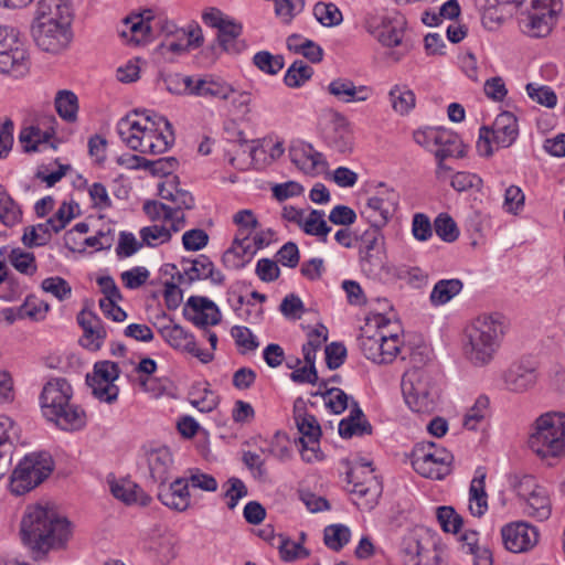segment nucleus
<instances>
[{
  "mask_svg": "<svg viewBox=\"0 0 565 565\" xmlns=\"http://www.w3.org/2000/svg\"><path fill=\"white\" fill-rule=\"evenodd\" d=\"M257 253V247L250 245L248 234L235 236L232 246L223 254L222 262L230 269H241L248 264Z\"/></svg>",
  "mask_w": 565,
  "mask_h": 565,
  "instance_id": "31",
  "label": "nucleus"
},
{
  "mask_svg": "<svg viewBox=\"0 0 565 565\" xmlns=\"http://www.w3.org/2000/svg\"><path fill=\"white\" fill-rule=\"evenodd\" d=\"M242 460L255 479L259 481H266L268 479V470L265 465V459L260 454L255 451H245Z\"/></svg>",
  "mask_w": 565,
  "mask_h": 565,
  "instance_id": "59",
  "label": "nucleus"
},
{
  "mask_svg": "<svg viewBox=\"0 0 565 565\" xmlns=\"http://www.w3.org/2000/svg\"><path fill=\"white\" fill-rule=\"evenodd\" d=\"M73 388L71 384L62 377H55L46 382L43 386L40 402L43 416H55L57 409L67 406V402L72 401Z\"/></svg>",
  "mask_w": 565,
  "mask_h": 565,
  "instance_id": "18",
  "label": "nucleus"
},
{
  "mask_svg": "<svg viewBox=\"0 0 565 565\" xmlns=\"http://www.w3.org/2000/svg\"><path fill=\"white\" fill-rule=\"evenodd\" d=\"M434 153L435 158L440 160L451 157L460 158L465 156L463 143L456 134L446 129Z\"/></svg>",
  "mask_w": 565,
  "mask_h": 565,
  "instance_id": "44",
  "label": "nucleus"
},
{
  "mask_svg": "<svg viewBox=\"0 0 565 565\" xmlns=\"http://www.w3.org/2000/svg\"><path fill=\"white\" fill-rule=\"evenodd\" d=\"M189 473V477L185 478L189 486L209 492L217 490V481L213 476L205 473L200 469H191Z\"/></svg>",
  "mask_w": 565,
  "mask_h": 565,
  "instance_id": "63",
  "label": "nucleus"
},
{
  "mask_svg": "<svg viewBox=\"0 0 565 565\" xmlns=\"http://www.w3.org/2000/svg\"><path fill=\"white\" fill-rule=\"evenodd\" d=\"M52 233H54L53 227L46 221L45 223L28 227L22 241L28 246H42L51 239Z\"/></svg>",
  "mask_w": 565,
  "mask_h": 565,
  "instance_id": "52",
  "label": "nucleus"
},
{
  "mask_svg": "<svg viewBox=\"0 0 565 565\" xmlns=\"http://www.w3.org/2000/svg\"><path fill=\"white\" fill-rule=\"evenodd\" d=\"M217 30L220 44L224 47V50L230 51L232 49L233 41L242 32V25L226 18Z\"/></svg>",
  "mask_w": 565,
  "mask_h": 565,
  "instance_id": "62",
  "label": "nucleus"
},
{
  "mask_svg": "<svg viewBox=\"0 0 565 565\" xmlns=\"http://www.w3.org/2000/svg\"><path fill=\"white\" fill-rule=\"evenodd\" d=\"M393 196V191H386L367 199L362 215L369 221L370 228L381 231L387 224L394 212Z\"/></svg>",
  "mask_w": 565,
  "mask_h": 565,
  "instance_id": "22",
  "label": "nucleus"
},
{
  "mask_svg": "<svg viewBox=\"0 0 565 565\" xmlns=\"http://www.w3.org/2000/svg\"><path fill=\"white\" fill-rule=\"evenodd\" d=\"M289 157L291 162L308 175H319L327 169L323 154L306 142L292 143L289 148Z\"/></svg>",
  "mask_w": 565,
  "mask_h": 565,
  "instance_id": "21",
  "label": "nucleus"
},
{
  "mask_svg": "<svg viewBox=\"0 0 565 565\" xmlns=\"http://www.w3.org/2000/svg\"><path fill=\"white\" fill-rule=\"evenodd\" d=\"M196 79H193L191 76H182L180 74L169 75L164 79V84L167 89L177 95H192V90L194 87Z\"/></svg>",
  "mask_w": 565,
  "mask_h": 565,
  "instance_id": "61",
  "label": "nucleus"
},
{
  "mask_svg": "<svg viewBox=\"0 0 565 565\" xmlns=\"http://www.w3.org/2000/svg\"><path fill=\"white\" fill-rule=\"evenodd\" d=\"M537 381L535 369L523 363L512 364L503 374L505 390L513 393H524L533 388Z\"/></svg>",
  "mask_w": 565,
  "mask_h": 565,
  "instance_id": "28",
  "label": "nucleus"
},
{
  "mask_svg": "<svg viewBox=\"0 0 565 565\" xmlns=\"http://www.w3.org/2000/svg\"><path fill=\"white\" fill-rule=\"evenodd\" d=\"M445 131L446 129L435 127L419 128L414 131L413 138L420 147L435 152Z\"/></svg>",
  "mask_w": 565,
  "mask_h": 565,
  "instance_id": "55",
  "label": "nucleus"
},
{
  "mask_svg": "<svg viewBox=\"0 0 565 565\" xmlns=\"http://www.w3.org/2000/svg\"><path fill=\"white\" fill-rule=\"evenodd\" d=\"M46 419L65 431L81 430L87 420L85 411L72 401L67 402V406L57 409L55 416H49Z\"/></svg>",
  "mask_w": 565,
  "mask_h": 565,
  "instance_id": "34",
  "label": "nucleus"
},
{
  "mask_svg": "<svg viewBox=\"0 0 565 565\" xmlns=\"http://www.w3.org/2000/svg\"><path fill=\"white\" fill-rule=\"evenodd\" d=\"M29 56L19 32L0 25V73L22 77L29 72Z\"/></svg>",
  "mask_w": 565,
  "mask_h": 565,
  "instance_id": "11",
  "label": "nucleus"
},
{
  "mask_svg": "<svg viewBox=\"0 0 565 565\" xmlns=\"http://www.w3.org/2000/svg\"><path fill=\"white\" fill-rule=\"evenodd\" d=\"M557 0H532L531 9L521 18V28L532 38L547 35L553 25Z\"/></svg>",
  "mask_w": 565,
  "mask_h": 565,
  "instance_id": "15",
  "label": "nucleus"
},
{
  "mask_svg": "<svg viewBox=\"0 0 565 565\" xmlns=\"http://www.w3.org/2000/svg\"><path fill=\"white\" fill-rule=\"evenodd\" d=\"M158 498L170 509L185 511L190 507L189 482L185 478H178L168 488L160 489Z\"/></svg>",
  "mask_w": 565,
  "mask_h": 565,
  "instance_id": "33",
  "label": "nucleus"
},
{
  "mask_svg": "<svg viewBox=\"0 0 565 565\" xmlns=\"http://www.w3.org/2000/svg\"><path fill=\"white\" fill-rule=\"evenodd\" d=\"M253 62L258 70L269 75L278 74L284 67V57L281 55H273L268 51L257 52L253 57Z\"/></svg>",
  "mask_w": 565,
  "mask_h": 565,
  "instance_id": "53",
  "label": "nucleus"
},
{
  "mask_svg": "<svg viewBox=\"0 0 565 565\" xmlns=\"http://www.w3.org/2000/svg\"><path fill=\"white\" fill-rule=\"evenodd\" d=\"M143 212L152 222L151 225L140 230L139 235L143 244L154 247L168 243L174 233L185 227V221L177 213L174 215L166 203L160 201H147L142 206Z\"/></svg>",
  "mask_w": 565,
  "mask_h": 565,
  "instance_id": "6",
  "label": "nucleus"
},
{
  "mask_svg": "<svg viewBox=\"0 0 565 565\" xmlns=\"http://www.w3.org/2000/svg\"><path fill=\"white\" fill-rule=\"evenodd\" d=\"M527 444L548 465L565 456V413L547 412L540 415L532 425Z\"/></svg>",
  "mask_w": 565,
  "mask_h": 565,
  "instance_id": "4",
  "label": "nucleus"
},
{
  "mask_svg": "<svg viewBox=\"0 0 565 565\" xmlns=\"http://www.w3.org/2000/svg\"><path fill=\"white\" fill-rule=\"evenodd\" d=\"M489 398L484 395H480L475 404L468 409L463 417V426L469 429H476L477 425L484 419L489 409Z\"/></svg>",
  "mask_w": 565,
  "mask_h": 565,
  "instance_id": "54",
  "label": "nucleus"
},
{
  "mask_svg": "<svg viewBox=\"0 0 565 565\" xmlns=\"http://www.w3.org/2000/svg\"><path fill=\"white\" fill-rule=\"evenodd\" d=\"M313 14L323 26L328 28L339 25L343 20L342 12L334 3H316Z\"/></svg>",
  "mask_w": 565,
  "mask_h": 565,
  "instance_id": "51",
  "label": "nucleus"
},
{
  "mask_svg": "<svg viewBox=\"0 0 565 565\" xmlns=\"http://www.w3.org/2000/svg\"><path fill=\"white\" fill-rule=\"evenodd\" d=\"M19 440V429L14 422L4 415L0 416V451L13 454L14 444Z\"/></svg>",
  "mask_w": 565,
  "mask_h": 565,
  "instance_id": "47",
  "label": "nucleus"
},
{
  "mask_svg": "<svg viewBox=\"0 0 565 565\" xmlns=\"http://www.w3.org/2000/svg\"><path fill=\"white\" fill-rule=\"evenodd\" d=\"M273 545L278 548L281 559L285 562L307 558L310 555L309 551L303 547L301 542H295L284 535L275 537Z\"/></svg>",
  "mask_w": 565,
  "mask_h": 565,
  "instance_id": "45",
  "label": "nucleus"
},
{
  "mask_svg": "<svg viewBox=\"0 0 565 565\" xmlns=\"http://www.w3.org/2000/svg\"><path fill=\"white\" fill-rule=\"evenodd\" d=\"M313 75V70L302 61H295L287 70L284 82L288 87L302 86Z\"/></svg>",
  "mask_w": 565,
  "mask_h": 565,
  "instance_id": "49",
  "label": "nucleus"
},
{
  "mask_svg": "<svg viewBox=\"0 0 565 565\" xmlns=\"http://www.w3.org/2000/svg\"><path fill=\"white\" fill-rule=\"evenodd\" d=\"M508 324L500 313H482L465 329L463 351L475 366L488 365L497 354L504 338Z\"/></svg>",
  "mask_w": 565,
  "mask_h": 565,
  "instance_id": "2",
  "label": "nucleus"
},
{
  "mask_svg": "<svg viewBox=\"0 0 565 565\" xmlns=\"http://www.w3.org/2000/svg\"><path fill=\"white\" fill-rule=\"evenodd\" d=\"M375 329L372 324H366L362 329V333L359 337V347L367 360L377 363L381 356V341H383V329L386 327V320L383 316L374 318Z\"/></svg>",
  "mask_w": 565,
  "mask_h": 565,
  "instance_id": "30",
  "label": "nucleus"
},
{
  "mask_svg": "<svg viewBox=\"0 0 565 565\" xmlns=\"http://www.w3.org/2000/svg\"><path fill=\"white\" fill-rule=\"evenodd\" d=\"M381 22L382 28L374 36L386 47H399L390 54L393 61L398 62L409 50V45L404 41L405 22L397 18H381Z\"/></svg>",
  "mask_w": 565,
  "mask_h": 565,
  "instance_id": "20",
  "label": "nucleus"
},
{
  "mask_svg": "<svg viewBox=\"0 0 565 565\" xmlns=\"http://www.w3.org/2000/svg\"><path fill=\"white\" fill-rule=\"evenodd\" d=\"M0 255L7 257L11 265L22 274L33 275L36 271L35 258L32 253L21 248L3 247L0 249Z\"/></svg>",
  "mask_w": 565,
  "mask_h": 565,
  "instance_id": "41",
  "label": "nucleus"
},
{
  "mask_svg": "<svg viewBox=\"0 0 565 565\" xmlns=\"http://www.w3.org/2000/svg\"><path fill=\"white\" fill-rule=\"evenodd\" d=\"M54 104L55 109L61 118L68 122L76 121L78 111V99L72 90H58L55 96Z\"/></svg>",
  "mask_w": 565,
  "mask_h": 565,
  "instance_id": "43",
  "label": "nucleus"
},
{
  "mask_svg": "<svg viewBox=\"0 0 565 565\" xmlns=\"http://www.w3.org/2000/svg\"><path fill=\"white\" fill-rule=\"evenodd\" d=\"M454 456L434 443L416 446L412 454L414 470L425 478L440 480L450 473Z\"/></svg>",
  "mask_w": 565,
  "mask_h": 565,
  "instance_id": "12",
  "label": "nucleus"
},
{
  "mask_svg": "<svg viewBox=\"0 0 565 565\" xmlns=\"http://www.w3.org/2000/svg\"><path fill=\"white\" fill-rule=\"evenodd\" d=\"M70 522L47 505H29L21 521V537L35 559L52 548H60L70 539Z\"/></svg>",
  "mask_w": 565,
  "mask_h": 565,
  "instance_id": "1",
  "label": "nucleus"
},
{
  "mask_svg": "<svg viewBox=\"0 0 565 565\" xmlns=\"http://www.w3.org/2000/svg\"><path fill=\"white\" fill-rule=\"evenodd\" d=\"M482 180L479 175L470 172H457L451 177V186L458 192L472 189L480 190Z\"/></svg>",
  "mask_w": 565,
  "mask_h": 565,
  "instance_id": "64",
  "label": "nucleus"
},
{
  "mask_svg": "<svg viewBox=\"0 0 565 565\" xmlns=\"http://www.w3.org/2000/svg\"><path fill=\"white\" fill-rule=\"evenodd\" d=\"M402 341L396 333H388L383 329V341H381V356L379 364L391 363L395 360L401 350Z\"/></svg>",
  "mask_w": 565,
  "mask_h": 565,
  "instance_id": "56",
  "label": "nucleus"
},
{
  "mask_svg": "<svg viewBox=\"0 0 565 565\" xmlns=\"http://www.w3.org/2000/svg\"><path fill=\"white\" fill-rule=\"evenodd\" d=\"M296 426L301 434L299 441L302 445L301 457L310 462L318 457L317 449L321 436L320 425L313 415L300 412L295 408Z\"/></svg>",
  "mask_w": 565,
  "mask_h": 565,
  "instance_id": "19",
  "label": "nucleus"
},
{
  "mask_svg": "<svg viewBox=\"0 0 565 565\" xmlns=\"http://www.w3.org/2000/svg\"><path fill=\"white\" fill-rule=\"evenodd\" d=\"M49 310V303L29 298L22 306L18 308V317L41 320L45 317Z\"/></svg>",
  "mask_w": 565,
  "mask_h": 565,
  "instance_id": "60",
  "label": "nucleus"
},
{
  "mask_svg": "<svg viewBox=\"0 0 565 565\" xmlns=\"http://www.w3.org/2000/svg\"><path fill=\"white\" fill-rule=\"evenodd\" d=\"M299 227L307 235L319 237L322 242L327 241V236L331 231V227L324 220V212L315 209H311L308 213L305 212Z\"/></svg>",
  "mask_w": 565,
  "mask_h": 565,
  "instance_id": "39",
  "label": "nucleus"
},
{
  "mask_svg": "<svg viewBox=\"0 0 565 565\" xmlns=\"http://www.w3.org/2000/svg\"><path fill=\"white\" fill-rule=\"evenodd\" d=\"M186 307L193 311L189 319L198 327L215 326L221 321L217 306L205 297H190Z\"/></svg>",
  "mask_w": 565,
  "mask_h": 565,
  "instance_id": "32",
  "label": "nucleus"
},
{
  "mask_svg": "<svg viewBox=\"0 0 565 565\" xmlns=\"http://www.w3.org/2000/svg\"><path fill=\"white\" fill-rule=\"evenodd\" d=\"M348 483L352 486L349 490L354 504L360 509H373L382 493V484L371 462L361 459L351 467L347 473Z\"/></svg>",
  "mask_w": 565,
  "mask_h": 565,
  "instance_id": "8",
  "label": "nucleus"
},
{
  "mask_svg": "<svg viewBox=\"0 0 565 565\" xmlns=\"http://www.w3.org/2000/svg\"><path fill=\"white\" fill-rule=\"evenodd\" d=\"M138 111L121 118L117 124V131L121 141L135 151L145 153V150H152L153 147L161 148V142L148 145L151 139V134L158 130L159 127L171 128L169 120L154 113L147 114L143 118L138 119Z\"/></svg>",
  "mask_w": 565,
  "mask_h": 565,
  "instance_id": "5",
  "label": "nucleus"
},
{
  "mask_svg": "<svg viewBox=\"0 0 565 565\" xmlns=\"http://www.w3.org/2000/svg\"><path fill=\"white\" fill-rule=\"evenodd\" d=\"M462 287V281L457 278L437 281L429 296L430 303L435 307L446 305L460 294Z\"/></svg>",
  "mask_w": 565,
  "mask_h": 565,
  "instance_id": "38",
  "label": "nucleus"
},
{
  "mask_svg": "<svg viewBox=\"0 0 565 565\" xmlns=\"http://www.w3.org/2000/svg\"><path fill=\"white\" fill-rule=\"evenodd\" d=\"M31 34L39 49L52 54L61 53L72 41L71 26L58 23L46 24L32 22Z\"/></svg>",
  "mask_w": 565,
  "mask_h": 565,
  "instance_id": "16",
  "label": "nucleus"
},
{
  "mask_svg": "<svg viewBox=\"0 0 565 565\" xmlns=\"http://www.w3.org/2000/svg\"><path fill=\"white\" fill-rule=\"evenodd\" d=\"M331 127L333 135L329 136L330 141L337 150L344 152L350 147V125L348 119L338 111L331 113Z\"/></svg>",
  "mask_w": 565,
  "mask_h": 565,
  "instance_id": "40",
  "label": "nucleus"
},
{
  "mask_svg": "<svg viewBox=\"0 0 565 565\" xmlns=\"http://www.w3.org/2000/svg\"><path fill=\"white\" fill-rule=\"evenodd\" d=\"M166 341L174 349L192 354L203 363H209L214 355L211 352L196 347L193 334L185 331L181 326L173 324L166 327L162 331Z\"/></svg>",
  "mask_w": 565,
  "mask_h": 565,
  "instance_id": "23",
  "label": "nucleus"
},
{
  "mask_svg": "<svg viewBox=\"0 0 565 565\" xmlns=\"http://www.w3.org/2000/svg\"><path fill=\"white\" fill-rule=\"evenodd\" d=\"M359 262L367 277H380L385 264L384 236L381 231L369 228L361 235Z\"/></svg>",
  "mask_w": 565,
  "mask_h": 565,
  "instance_id": "13",
  "label": "nucleus"
},
{
  "mask_svg": "<svg viewBox=\"0 0 565 565\" xmlns=\"http://www.w3.org/2000/svg\"><path fill=\"white\" fill-rule=\"evenodd\" d=\"M54 462L47 452L26 455L15 467L10 479V490L22 495L42 483L53 471Z\"/></svg>",
  "mask_w": 565,
  "mask_h": 565,
  "instance_id": "7",
  "label": "nucleus"
},
{
  "mask_svg": "<svg viewBox=\"0 0 565 565\" xmlns=\"http://www.w3.org/2000/svg\"><path fill=\"white\" fill-rule=\"evenodd\" d=\"M108 484L111 494L127 505L138 504L146 507L151 502V497L129 479L109 478Z\"/></svg>",
  "mask_w": 565,
  "mask_h": 565,
  "instance_id": "29",
  "label": "nucleus"
},
{
  "mask_svg": "<svg viewBox=\"0 0 565 565\" xmlns=\"http://www.w3.org/2000/svg\"><path fill=\"white\" fill-rule=\"evenodd\" d=\"M372 433L371 424L364 418L363 412L354 403L350 415L343 418L339 424V434L343 438H351L352 436H363Z\"/></svg>",
  "mask_w": 565,
  "mask_h": 565,
  "instance_id": "37",
  "label": "nucleus"
},
{
  "mask_svg": "<svg viewBox=\"0 0 565 565\" xmlns=\"http://www.w3.org/2000/svg\"><path fill=\"white\" fill-rule=\"evenodd\" d=\"M119 373V366L115 362L99 361L95 363L93 374L86 376V382L92 388L93 395L100 402L114 403L119 394V388L114 383Z\"/></svg>",
  "mask_w": 565,
  "mask_h": 565,
  "instance_id": "14",
  "label": "nucleus"
},
{
  "mask_svg": "<svg viewBox=\"0 0 565 565\" xmlns=\"http://www.w3.org/2000/svg\"><path fill=\"white\" fill-rule=\"evenodd\" d=\"M428 354L414 351L411 354L413 364L402 377V393L408 407L416 413L429 414L436 409L438 387L431 371L426 367Z\"/></svg>",
  "mask_w": 565,
  "mask_h": 565,
  "instance_id": "3",
  "label": "nucleus"
},
{
  "mask_svg": "<svg viewBox=\"0 0 565 565\" xmlns=\"http://www.w3.org/2000/svg\"><path fill=\"white\" fill-rule=\"evenodd\" d=\"M234 93L235 88L231 84L213 77L198 78L192 90V95L222 100L230 99Z\"/></svg>",
  "mask_w": 565,
  "mask_h": 565,
  "instance_id": "36",
  "label": "nucleus"
},
{
  "mask_svg": "<svg viewBox=\"0 0 565 565\" xmlns=\"http://www.w3.org/2000/svg\"><path fill=\"white\" fill-rule=\"evenodd\" d=\"M486 470L478 468L469 488V511L473 516H482L488 510V495L486 492Z\"/></svg>",
  "mask_w": 565,
  "mask_h": 565,
  "instance_id": "35",
  "label": "nucleus"
},
{
  "mask_svg": "<svg viewBox=\"0 0 565 565\" xmlns=\"http://www.w3.org/2000/svg\"><path fill=\"white\" fill-rule=\"evenodd\" d=\"M33 22L71 26V12L65 0H40Z\"/></svg>",
  "mask_w": 565,
  "mask_h": 565,
  "instance_id": "26",
  "label": "nucleus"
},
{
  "mask_svg": "<svg viewBox=\"0 0 565 565\" xmlns=\"http://www.w3.org/2000/svg\"><path fill=\"white\" fill-rule=\"evenodd\" d=\"M326 388L324 392H318L315 395L320 394L327 407L334 414H341L348 407L349 396L338 387L327 388V383L321 382L320 388Z\"/></svg>",
  "mask_w": 565,
  "mask_h": 565,
  "instance_id": "48",
  "label": "nucleus"
},
{
  "mask_svg": "<svg viewBox=\"0 0 565 565\" xmlns=\"http://www.w3.org/2000/svg\"><path fill=\"white\" fill-rule=\"evenodd\" d=\"M390 102L395 113L407 115L416 104L414 92L406 85H394L388 92Z\"/></svg>",
  "mask_w": 565,
  "mask_h": 565,
  "instance_id": "42",
  "label": "nucleus"
},
{
  "mask_svg": "<svg viewBox=\"0 0 565 565\" xmlns=\"http://www.w3.org/2000/svg\"><path fill=\"white\" fill-rule=\"evenodd\" d=\"M177 178L159 185V195L162 200L170 201L173 205L166 204L172 214L178 212L182 220L186 222L184 210H191L194 206V199L190 192L180 189Z\"/></svg>",
  "mask_w": 565,
  "mask_h": 565,
  "instance_id": "25",
  "label": "nucleus"
},
{
  "mask_svg": "<svg viewBox=\"0 0 565 565\" xmlns=\"http://www.w3.org/2000/svg\"><path fill=\"white\" fill-rule=\"evenodd\" d=\"M511 487L522 501L523 513L536 521L551 516L552 503L545 488L537 484L534 477L525 475L511 478Z\"/></svg>",
  "mask_w": 565,
  "mask_h": 565,
  "instance_id": "9",
  "label": "nucleus"
},
{
  "mask_svg": "<svg viewBox=\"0 0 565 565\" xmlns=\"http://www.w3.org/2000/svg\"><path fill=\"white\" fill-rule=\"evenodd\" d=\"M327 90L330 95L341 103H362L372 96V88L365 85L356 86L354 82L348 77H337L332 79Z\"/></svg>",
  "mask_w": 565,
  "mask_h": 565,
  "instance_id": "24",
  "label": "nucleus"
},
{
  "mask_svg": "<svg viewBox=\"0 0 565 565\" xmlns=\"http://www.w3.org/2000/svg\"><path fill=\"white\" fill-rule=\"evenodd\" d=\"M41 288L45 294L52 295L58 301H65L72 296V286L60 276L43 279Z\"/></svg>",
  "mask_w": 565,
  "mask_h": 565,
  "instance_id": "50",
  "label": "nucleus"
},
{
  "mask_svg": "<svg viewBox=\"0 0 565 565\" xmlns=\"http://www.w3.org/2000/svg\"><path fill=\"white\" fill-rule=\"evenodd\" d=\"M47 138L46 132H42L40 128L34 126L23 128L19 135V141L25 152L38 151L40 145L46 142Z\"/></svg>",
  "mask_w": 565,
  "mask_h": 565,
  "instance_id": "57",
  "label": "nucleus"
},
{
  "mask_svg": "<svg viewBox=\"0 0 565 565\" xmlns=\"http://www.w3.org/2000/svg\"><path fill=\"white\" fill-rule=\"evenodd\" d=\"M501 535L505 548L513 553L526 552L539 542L537 529L523 521L504 525Z\"/></svg>",
  "mask_w": 565,
  "mask_h": 565,
  "instance_id": "17",
  "label": "nucleus"
},
{
  "mask_svg": "<svg viewBox=\"0 0 565 565\" xmlns=\"http://www.w3.org/2000/svg\"><path fill=\"white\" fill-rule=\"evenodd\" d=\"M351 531L343 524L328 525L323 531L324 544L332 551H340L350 541Z\"/></svg>",
  "mask_w": 565,
  "mask_h": 565,
  "instance_id": "46",
  "label": "nucleus"
},
{
  "mask_svg": "<svg viewBox=\"0 0 565 565\" xmlns=\"http://www.w3.org/2000/svg\"><path fill=\"white\" fill-rule=\"evenodd\" d=\"M437 520L445 532L457 533L461 525L462 519L452 507H439L437 509Z\"/></svg>",
  "mask_w": 565,
  "mask_h": 565,
  "instance_id": "58",
  "label": "nucleus"
},
{
  "mask_svg": "<svg viewBox=\"0 0 565 565\" xmlns=\"http://www.w3.org/2000/svg\"><path fill=\"white\" fill-rule=\"evenodd\" d=\"M150 477L154 482L163 486L170 478L173 466V458L170 449L166 446L148 448L145 451Z\"/></svg>",
  "mask_w": 565,
  "mask_h": 565,
  "instance_id": "27",
  "label": "nucleus"
},
{
  "mask_svg": "<svg viewBox=\"0 0 565 565\" xmlns=\"http://www.w3.org/2000/svg\"><path fill=\"white\" fill-rule=\"evenodd\" d=\"M519 127L516 117L510 111L499 114L491 127H481L479 130L478 151L489 157L497 149L510 147L518 138Z\"/></svg>",
  "mask_w": 565,
  "mask_h": 565,
  "instance_id": "10",
  "label": "nucleus"
}]
</instances>
